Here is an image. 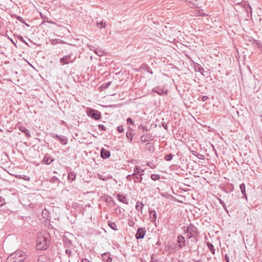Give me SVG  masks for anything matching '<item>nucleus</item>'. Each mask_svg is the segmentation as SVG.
Wrapping results in <instances>:
<instances>
[{
  "label": "nucleus",
  "instance_id": "f257e3e1",
  "mask_svg": "<svg viewBox=\"0 0 262 262\" xmlns=\"http://www.w3.org/2000/svg\"><path fill=\"white\" fill-rule=\"evenodd\" d=\"M182 229L184 233L187 234V239L195 237V236H200V231L199 228L192 223H190L187 226H184Z\"/></svg>",
  "mask_w": 262,
  "mask_h": 262
},
{
  "label": "nucleus",
  "instance_id": "f03ea898",
  "mask_svg": "<svg viewBox=\"0 0 262 262\" xmlns=\"http://www.w3.org/2000/svg\"><path fill=\"white\" fill-rule=\"evenodd\" d=\"M36 248L39 250H45L48 249L50 245V241L45 236L38 237L36 241Z\"/></svg>",
  "mask_w": 262,
  "mask_h": 262
},
{
  "label": "nucleus",
  "instance_id": "7ed1b4c3",
  "mask_svg": "<svg viewBox=\"0 0 262 262\" xmlns=\"http://www.w3.org/2000/svg\"><path fill=\"white\" fill-rule=\"evenodd\" d=\"M76 59V56L74 55L72 53H70L68 55L63 56L59 59V62L61 65L64 66L65 64H68L70 63H73Z\"/></svg>",
  "mask_w": 262,
  "mask_h": 262
},
{
  "label": "nucleus",
  "instance_id": "20e7f679",
  "mask_svg": "<svg viewBox=\"0 0 262 262\" xmlns=\"http://www.w3.org/2000/svg\"><path fill=\"white\" fill-rule=\"evenodd\" d=\"M86 114L88 116L92 118L95 120H98L101 118V113L93 108H89L87 110Z\"/></svg>",
  "mask_w": 262,
  "mask_h": 262
},
{
  "label": "nucleus",
  "instance_id": "39448f33",
  "mask_svg": "<svg viewBox=\"0 0 262 262\" xmlns=\"http://www.w3.org/2000/svg\"><path fill=\"white\" fill-rule=\"evenodd\" d=\"M151 93H156L160 96H166L168 95V90L163 86H157L152 89Z\"/></svg>",
  "mask_w": 262,
  "mask_h": 262
},
{
  "label": "nucleus",
  "instance_id": "423d86ee",
  "mask_svg": "<svg viewBox=\"0 0 262 262\" xmlns=\"http://www.w3.org/2000/svg\"><path fill=\"white\" fill-rule=\"evenodd\" d=\"M199 236H195V237H191L190 238V243L189 241L187 242V243L188 245H190V247L191 249H194V251H198L199 248L200 247V246L197 245L199 241Z\"/></svg>",
  "mask_w": 262,
  "mask_h": 262
},
{
  "label": "nucleus",
  "instance_id": "0eeeda50",
  "mask_svg": "<svg viewBox=\"0 0 262 262\" xmlns=\"http://www.w3.org/2000/svg\"><path fill=\"white\" fill-rule=\"evenodd\" d=\"M26 258V255L22 252H17L14 254V258L12 262H24Z\"/></svg>",
  "mask_w": 262,
  "mask_h": 262
},
{
  "label": "nucleus",
  "instance_id": "6e6552de",
  "mask_svg": "<svg viewBox=\"0 0 262 262\" xmlns=\"http://www.w3.org/2000/svg\"><path fill=\"white\" fill-rule=\"evenodd\" d=\"M146 229L143 227H139L137 229V232L135 234V237L137 239H143L146 233Z\"/></svg>",
  "mask_w": 262,
  "mask_h": 262
},
{
  "label": "nucleus",
  "instance_id": "1a4fd4ad",
  "mask_svg": "<svg viewBox=\"0 0 262 262\" xmlns=\"http://www.w3.org/2000/svg\"><path fill=\"white\" fill-rule=\"evenodd\" d=\"M54 158L49 154H46L41 161L42 164L49 165L54 161Z\"/></svg>",
  "mask_w": 262,
  "mask_h": 262
},
{
  "label": "nucleus",
  "instance_id": "9d476101",
  "mask_svg": "<svg viewBox=\"0 0 262 262\" xmlns=\"http://www.w3.org/2000/svg\"><path fill=\"white\" fill-rule=\"evenodd\" d=\"M177 242L179 244L178 247L179 248H182L186 245L185 238L181 234L177 236Z\"/></svg>",
  "mask_w": 262,
  "mask_h": 262
},
{
  "label": "nucleus",
  "instance_id": "9b49d317",
  "mask_svg": "<svg viewBox=\"0 0 262 262\" xmlns=\"http://www.w3.org/2000/svg\"><path fill=\"white\" fill-rule=\"evenodd\" d=\"M111 156V152L105 149L102 148L100 150V157L103 159H107Z\"/></svg>",
  "mask_w": 262,
  "mask_h": 262
},
{
  "label": "nucleus",
  "instance_id": "f8f14e48",
  "mask_svg": "<svg viewBox=\"0 0 262 262\" xmlns=\"http://www.w3.org/2000/svg\"><path fill=\"white\" fill-rule=\"evenodd\" d=\"M148 212L149 213V218L151 222L156 223L157 219V215L155 210L149 209Z\"/></svg>",
  "mask_w": 262,
  "mask_h": 262
},
{
  "label": "nucleus",
  "instance_id": "ddd939ff",
  "mask_svg": "<svg viewBox=\"0 0 262 262\" xmlns=\"http://www.w3.org/2000/svg\"><path fill=\"white\" fill-rule=\"evenodd\" d=\"M101 256L103 262H112V258L111 257V254L109 252H104Z\"/></svg>",
  "mask_w": 262,
  "mask_h": 262
},
{
  "label": "nucleus",
  "instance_id": "4468645a",
  "mask_svg": "<svg viewBox=\"0 0 262 262\" xmlns=\"http://www.w3.org/2000/svg\"><path fill=\"white\" fill-rule=\"evenodd\" d=\"M101 198L107 203H112L113 205H115V203L112 197L107 194H103Z\"/></svg>",
  "mask_w": 262,
  "mask_h": 262
},
{
  "label": "nucleus",
  "instance_id": "2eb2a0df",
  "mask_svg": "<svg viewBox=\"0 0 262 262\" xmlns=\"http://www.w3.org/2000/svg\"><path fill=\"white\" fill-rule=\"evenodd\" d=\"M62 242L63 243L64 246L67 248H70L72 246V243L66 236H63L62 238Z\"/></svg>",
  "mask_w": 262,
  "mask_h": 262
},
{
  "label": "nucleus",
  "instance_id": "dca6fc26",
  "mask_svg": "<svg viewBox=\"0 0 262 262\" xmlns=\"http://www.w3.org/2000/svg\"><path fill=\"white\" fill-rule=\"evenodd\" d=\"M140 140L142 142L145 143L146 141H147L148 140H153V138H152V136H151V135L149 134H144L141 136Z\"/></svg>",
  "mask_w": 262,
  "mask_h": 262
},
{
  "label": "nucleus",
  "instance_id": "f3484780",
  "mask_svg": "<svg viewBox=\"0 0 262 262\" xmlns=\"http://www.w3.org/2000/svg\"><path fill=\"white\" fill-rule=\"evenodd\" d=\"M144 204L142 202L138 201L136 202L135 208L137 211H139L141 213V214H143V209L144 208Z\"/></svg>",
  "mask_w": 262,
  "mask_h": 262
},
{
  "label": "nucleus",
  "instance_id": "a211bd4d",
  "mask_svg": "<svg viewBox=\"0 0 262 262\" xmlns=\"http://www.w3.org/2000/svg\"><path fill=\"white\" fill-rule=\"evenodd\" d=\"M117 198L120 202H122L125 204H128L126 197L122 194H118L117 195Z\"/></svg>",
  "mask_w": 262,
  "mask_h": 262
},
{
  "label": "nucleus",
  "instance_id": "6ab92c4d",
  "mask_svg": "<svg viewBox=\"0 0 262 262\" xmlns=\"http://www.w3.org/2000/svg\"><path fill=\"white\" fill-rule=\"evenodd\" d=\"M42 216L45 219H46L48 221H49L51 219V216L50 215V212L46 209H44L42 210Z\"/></svg>",
  "mask_w": 262,
  "mask_h": 262
},
{
  "label": "nucleus",
  "instance_id": "aec40b11",
  "mask_svg": "<svg viewBox=\"0 0 262 262\" xmlns=\"http://www.w3.org/2000/svg\"><path fill=\"white\" fill-rule=\"evenodd\" d=\"M239 188L241 191L243 195V198H245L246 200H247V195L246 192V186L245 184L243 183L239 185Z\"/></svg>",
  "mask_w": 262,
  "mask_h": 262
},
{
  "label": "nucleus",
  "instance_id": "412c9836",
  "mask_svg": "<svg viewBox=\"0 0 262 262\" xmlns=\"http://www.w3.org/2000/svg\"><path fill=\"white\" fill-rule=\"evenodd\" d=\"M19 129L22 133H24L28 138L31 137L30 132L25 126L21 125L19 126Z\"/></svg>",
  "mask_w": 262,
  "mask_h": 262
},
{
  "label": "nucleus",
  "instance_id": "4be33fe9",
  "mask_svg": "<svg viewBox=\"0 0 262 262\" xmlns=\"http://www.w3.org/2000/svg\"><path fill=\"white\" fill-rule=\"evenodd\" d=\"M38 262H50V261L47 256L41 255L38 257Z\"/></svg>",
  "mask_w": 262,
  "mask_h": 262
},
{
  "label": "nucleus",
  "instance_id": "5701e85b",
  "mask_svg": "<svg viewBox=\"0 0 262 262\" xmlns=\"http://www.w3.org/2000/svg\"><path fill=\"white\" fill-rule=\"evenodd\" d=\"M76 173L74 171H71L68 173V179L69 181H73L75 180Z\"/></svg>",
  "mask_w": 262,
  "mask_h": 262
},
{
  "label": "nucleus",
  "instance_id": "b1692460",
  "mask_svg": "<svg viewBox=\"0 0 262 262\" xmlns=\"http://www.w3.org/2000/svg\"><path fill=\"white\" fill-rule=\"evenodd\" d=\"M58 140L63 145H66L68 143V139L63 136L60 135Z\"/></svg>",
  "mask_w": 262,
  "mask_h": 262
},
{
  "label": "nucleus",
  "instance_id": "393cba45",
  "mask_svg": "<svg viewBox=\"0 0 262 262\" xmlns=\"http://www.w3.org/2000/svg\"><path fill=\"white\" fill-rule=\"evenodd\" d=\"M206 244H207V246L208 248L211 251V253L212 254H215V249L214 248L213 245L210 242H207Z\"/></svg>",
  "mask_w": 262,
  "mask_h": 262
},
{
  "label": "nucleus",
  "instance_id": "a878e982",
  "mask_svg": "<svg viewBox=\"0 0 262 262\" xmlns=\"http://www.w3.org/2000/svg\"><path fill=\"white\" fill-rule=\"evenodd\" d=\"M144 175V173H141L139 176H136L135 177H134L135 178L134 182H138V183H142V176Z\"/></svg>",
  "mask_w": 262,
  "mask_h": 262
},
{
  "label": "nucleus",
  "instance_id": "bb28decb",
  "mask_svg": "<svg viewBox=\"0 0 262 262\" xmlns=\"http://www.w3.org/2000/svg\"><path fill=\"white\" fill-rule=\"evenodd\" d=\"M140 167L139 166H135L134 168V173L132 174L134 177L137 176L140 172Z\"/></svg>",
  "mask_w": 262,
  "mask_h": 262
},
{
  "label": "nucleus",
  "instance_id": "cd10ccee",
  "mask_svg": "<svg viewBox=\"0 0 262 262\" xmlns=\"http://www.w3.org/2000/svg\"><path fill=\"white\" fill-rule=\"evenodd\" d=\"M108 225L113 230H117V227L115 223L109 221L108 222Z\"/></svg>",
  "mask_w": 262,
  "mask_h": 262
},
{
  "label": "nucleus",
  "instance_id": "c85d7f7f",
  "mask_svg": "<svg viewBox=\"0 0 262 262\" xmlns=\"http://www.w3.org/2000/svg\"><path fill=\"white\" fill-rule=\"evenodd\" d=\"M134 135H135L134 133H130L129 132H126V137L127 140H128L129 143H131L132 142L133 138Z\"/></svg>",
  "mask_w": 262,
  "mask_h": 262
},
{
  "label": "nucleus",
  "instance_id": "c756f323",
  "mask_svg": "<svg viewBox=\"0 0 262 262\" xmlns=\"http://www.w3.org/2000/svg\"><path fill=\"white\" fill-rule=\"evenodd\" d=\"M97 25L98 28L100 29L102 28H104L105 27V21H104L103 20H101L100 22L97 21Z\"/></svg>",
  "mask_w": 262,
  "mask_h": 262
},
{
  "label": "nucleus",
  "instance_id": "7c9ffc66",
  "mask_svg": "<svg viewBox=\"0 0 262 262\" xmlns=\"http://www.w3.org/2000/svg\"><path fill=\"white\" fill-rule=\"evenodd\" d=\"M245 10L246 11L247 13L249 14V13L251 14L252 13V10L251 7L249 5H246L244 6Z\"/></svg>",
  "mask_w": 262,
  "mask_h": 262
},
{
  "label": "nucleus",
  "instance_id": "2f4dec72",
  "mask_svg": "<svg viewBox=\"0 0 262 262\" xmlns=\"http://www.w3.org/2000/svg\"><path fill=\"white\" fill-rule=\"evenodd\" d=\"M146 148L149 151H154V147L153 146V145L151 143L148 142L146 144Z\"/></svg>",
  "mask_w": 262,
  "mask_h": 262
},
{
  "label": "nucleus",
  "instance_id": "473e14b6",
  "mask_svg": "<svg viewBox=\"0 0 262 262\" xmlns=\"http://www.w3.org/2000/svg\"><path fill=\"white\" fill-rule=\"evenodd\" d=\"M111 82L110 81H108L107 82H106L105 83H103L101 86H100V88L102 89V90H105L106 89H107L109 86L111 85Z\"/></svg>",
  "mask_w": 262,
  "mask_h": 262
},
{
  "label": "nucleus",
  "instance_id": "72a5a7b5",
  "mask_svg": "<svg viewBox=\"0 0 262 262\" xmlns=\"http://www.w3.org/2000/svg\"><path fill=\"white\" fill-rule=\"evenodd\" d=\"M150 178L154 181H156L160 178V176L158 174H151Z\"/></svg>",
  "mask_w": 262,
  "mask_h": 262
},
{
  "label": "nucleus",
  "instance_id": "f704fd0d",
  "mask_svg": "<svg viewBox=\"0 0 262 262\" xmlns=\"http://www.w3.org/2000/svg\"><path fill=\"white\" fill-rule=\"evenodd\" d=\"M173 157V155L172 154H169L165 156L164 159L167 161H170L172 159Z\"/></svg>",
  "mask_w": 262,
  "mask_h": 262
},
{
  "label": "nucleus",
  "instance_id": "c9c22d12",
  "mask_svg": "<svg viewBox=\"0 0 262 262\" xmlns=\"http://www.w3.org/2000/svg\"><path fill=\"white\" fill-rule=\"evenodd\" d=\"M95 53L99 56H101L103 54V51L99 49L96 48L95 51Z\"/></svg>",
  "mask_w": 262,
  "mask_h": 262
},
{
  "label": "nucleus",
  "instance_id": "e433bc0d",
  "mask_svg": "<svg viewBox=\"0 0 262 262\" xmlns=\"http://www.w3.org/2000/svg\"><path fill=\"white\" fill-rule=\"evenodd\" d=\"M138 128L140 129H142L143 133H145L149 130V129L147 127V126L143 125L142 124L139 125Z\"/></svg>",
  "mask_w": 262,
  "mask_h": 262
},
{
  "label": "nucleus",
  "instance_id": "4c0bfd02",
  "mask_svg": "<svg viewBox=\"0 0 262 262\" xmlns=\"http://www.w3.org/2000/svg\"><path fill=\"white\" fill-rule=\"evenodd\" d=\"M17 38L21 41H22L23 43H24L25 45H26L28 46H29V44L28 42L26 41V40H24L23 37L21 35H17Z\"/></svg>",
  "mask_w": 262,
  "mask_h": 262
},
{
  "label": "nucleus",
  "instance_id": "58836bf2",
  "mask_svg": "<svg viewBox=\"0 0 262 262\" xmlns=\"http://www.w3.org/2000/svg\"><path fill=\"white\" fill-rule=\"evenodd\" d=\"M126 122L128 124H130L131 125H135L134 120L130 117L127 118Z\"/></svg>",
  "mask_w": 262,
  "mask_h": 262
},
{
  "label": "nucleus",
  "instance_id": "ea45409f",
  "mask_svg": "<svg viewBox=\"0 0 262 262\" xmlns=\"http://www.w3.org/2000/svg\"><path fill=\"white\" fill-rule=\"evenodd\" d=\"M220 203L222 205V206L223 207L224 209L226 211H227V208H226V204L224 202V201L221 200L220 198H217Z\"/></svg>",
  "mask_w": 262,
  "mask_h": 262
},
{
  "label": "nucleus",
  "instance_id": "a19ab883",
  "mask_svg": "<svg viewBox=\"0 0 262 262\" xmlns=\"http://www.w3.org/2000/svg\"><path fill=\"white\" fill-rule=\"evenodd\" d=\"M117 130L119 133H122V132H123V131H124V127H123V126L122 125L118 126L117 127Z\"/></svg>",
  "mask_w": 262,
  "mask_h": 262
},
{
  "label": "nucleus",
  "instance_id": "79ce46f5",
  "mask_svg": "<svg viewBox=\"0 0 262 262\" xmlns=\"http://www.w3.org/2000/svg\"><path fill=\"white\" fill-rule=\"evenodd\" d=\"M50 135L51 137L57 140L60 138V135H58L57 134H55L54 133H50Z\"/></svg>",
  "mask_w": 262,
  "mask_h": 262
},
{
  "label": "nucleus",
  "instance_id": "37998d69",
  "mask_svg": "<svg viewBox=\"0 0 262 262\" xmlns=\"http://www.w3.org/2000/svg\"><path fill=\"white\" fill-rule=\"evenodd\" d=\"M98 127L99 129H100L102 131H105L106 129V127L104 125H102V124H99L98 125Z\"/></svg>",
  "mask_w": 262,
  "mask_h": 262
},
{
  "label": "nucleus",
  "instance_id": "c03bdc74",
  "mask_svg": "<svg viewBox=\"0 0 262 262\" xmlns=\"http://www.w3.org/2000/svg\"><path fill=\"white\" fill-rule=\"evenodd\" d=\"M6 204L5 199L0 196V207Z\"/></svg>",
  "mask_w": 262,
  "mask_h": 262
},
{
  "label": "nucleus",
  "instance_id": "a18cd8bd",
  "mask_svg": "<svg viewBox=\"0 0 262 262\" xmlns=\"http://www.w3.org/2000/svg\"><path fill=\"white\" fill-rule=\"evenodd\" d=\"M17 19L20 22H21L22 23H24L26 26H29V25L28 24H27L26 23L25 21L23 18L21 17V16H18L17 17Z\"/></svg>",
  "mask_w": 262,
  "mask_h": 262
},
{
  "label": "nucleus",
  "instance_id": "49530a36",
  "mask_svg": "<svg viewBox=\"0 0 262 262\" xmlns=\"http://www.w3.org/2000/svg\"><path fill=\"white\" fill-rule=\"evenodd\" d=\"M51 182L52 183H57V182H59V179H58L56 177L54 176V177L51 179Z\"/></svg>",
  "mask_w": 262,
  "mask_h": 262
},
{
  "label": "nucleus",
  "instance_id": "de8ad7c7",
  "mask_svg": "<svg viewBox=\"0 0 262 262\" xmlns=\"http://www.w3.org/2000/svg\"><path fill=\"white\" fill-rule=\"evenodd\" d=\"M208 97L207 96L204 95L202 97H199V98H198V100H201L203 101H205L207 99H208Z\"/></svg>",
  "mask_w": 262,
  "mask_h": 262
},
{
  "label": "nucleus",
  "instance_id": "09e8293b",
  "mask_svg": "<svg viewBox=\"0 0 262 262\" xmlns=\"http://www.w3.org/2000/svg\"><path fill=\"white\" fill-rule=\"evenodd\" d=\"M253 43H255L258 47H260V45L261 44L259 40H256V39H253Z\"/></svg>",
  "mask_w": 262,
  "mask_h": 262
},
{
  "label": "nucleus",
  "instance_id": "8fccbe9b",
  "mask_svg": "<svg viewBox=\"0 0 262 262\" xmlns=\"http://www.w3.org/2000/svg\"><path fill=\"white\" fill-rule=\"evenodd\" d=\"M88 47L90 50L93 51L94 52H95V51L96 49V48L94 46H93V45H88Z\"/></svg>",
  "mask_w": 262,
  "mask_h": 262
},
{
  "label": "nucleus",
  "instance_id": "3c124183",
  "mask_svg": "<svg viewBox=\"0 0 262 262\" xmlns=\"http://www.w3.org/2000/svg\"><path fill=\"white\" fill-rule=\"evenodd\" d=\"M20 178L27 181H29L30 180V178L29 176L25 175H24L23 177H20Z\"/></svg>",
  "mask_w": 262,
  "mask_h": 262
},
{
  "label": "nucleus",
  "instance_id": "603ef678",
  "mask_svg": "<svg viewBox=\"0 0 262 262\" xmlns=\"http://www.w3.org/2000/svg\"><path fill=\"white\" fill-rule=\"evenodd\" d=\"M162 126L163 127V128L166 130H167L168 129V126H167V124L166 123L164 122H162L161 123Z\"/></svg>",
  "mask_w": 262,
  "mask_h": 262
},
{
  "label": "nucleus",
  "instance_id": "864d4df0",
  "mask_svg": "<svg viewBox=\"0 0 262 262\" xmlns=\"http://www.w3.org/2000/svg\"><path fill=\"white\" fill-rule=\"evenodd\" d=\"M58 42H62V43H63V42H64V41H62L59 42L58 41V39H54V40H53L52 41V43L53 44V45H55V44L57 43Z\"/></svg>",
  "mask_w": 262,
  "mask_h": 262
},
{
  "label": "nucleus",
  "instance_id": "5fc2aeb1",
  "mask_svg": "<svg viewBox=\"0 0 262 262\" xmlns=\"http://www.w3.org/2000/svg\"><path fill=\"white\" fill-rule=\"evenodd\" d=\"M135 223L133 220H129L128 222V224L130 226L133 227L135 225Z\"/></svg>",
  "mask_w": 262,
  "mask_h": 262
},
{
  "label": "nucleus",
  "instance_id": "6e6d98bb",
  "mask_svg": "<svg viewBox=\"0 0 262 262\" xmlns=\"http://www.w3.org/2000/svg\"><path fill=\"white\" fill-rule=\"evenodd\" d=\"M65 252L67 254L71 256L72 251L69 249H66Z\"/></svg>",
  "mask_w": 262,
  "mask_h": 262
},
{
  "label": "nucleus",
  "instance_id": "4d7b16f0",
  "mask_svg": "<svg viewBox=\"0 0 262 262\" xmlns=\"http://www.w3.org/2000/svg\"><path fill=\"white\" fill-rule=\"evenodd\" d=\"M127 132H129V133H133V129L132 127H128Z\"/></svg>",
  "mask_w": 262,
  "mask_h": 262
},
{
  "label": "nucleus",
  "instance_id": "13d9d810",
  "mask_svg": "<svg viewBox=\"0 0 262 262\" xmlns=\"http://www.w3.org/2000/svg\"><path fill=\"white\" fill-rule=\"evenodd\" d=\"M225 259L226 260V262H229V257L227 254H226L225 255Z\"/></svg>",
  "mask_w": 262,
  "mask_h": 262
},
{
  "label": "nucleus",
  "instance_id": "bf43d9fd",
  "mask_svg": "<svg viewBox=\"0 0 262 262\" xmlns=\"http://www.w3.org/2000/svg\"><path fill=\"white\" fill-rule=\"evenodd\" d=\"M132 176H133V175H132V174H128V175L127 176L126 179L130 181L132 180Z\"/></svg>",
  "mask_w": 262,
  "mask_h": 262
},
{
  "label": "nucleus",
  "instance_id": "052dcab7",
  "mask_svg": "<svg viewBox=\"0 0 262 262\" xmlns=\"http://www.w3.org/2000/svg\"><path fill=\"white\" fill-rule=\"evenodd\" d=\"M81 262H90V261L87 258H83Z\"/></svg>",
  "mask_w": 262,
  "mask_h": 262
},
{
  "label": "nucleus",
  "instance_id": "680f3d73",
  "mask_svg": "<svg viewBox=\"0 0 262 262\" xmlns=\"http://www.w3.org/2000/svg\"><path fill=\"white\" fill-rule=\"evenodd\" d=\"M147 71L151 74H152V73H153L152 70H151V69L149 67H148V69H147Z\"/></svg>",
  "mask_w": 262,
  "mask_h": 262
},
{
  "label": "nucleus",
  "instance_id": "e2e57ef3",
  "mask_svg": "<svg viewBox=\"0 0 262 262\" xmlns=\"http://www.w3.org/2000/svg\"><path fill=\"white\" fill-rule=\"evenodd\" d=\"M199 67V68H198V71L200 72H201L202 71H203V68L202 67H201L200 66H198Z\"/></svg>",
  "mask_w": 262,
  "mask_h": 262
},
{
  "label": "nucleus",
  "instance_id": "0e129e2a",
  "mask_svg": "<svg viewBox=\"0 0 262 262\" xmlns=\"http://www.w3.org/2000/svg\"><path fill=\"white\" fill-rule=\"evenodd\" d=\"M191 152H192V155H195V156H196V154L197 153V152L196 151H195V150H192L191 151Z\"/></svg>",
  "mask_w": 262,
  "mask_h": 262
},
{
  "label": "nucleus",
  "instance_id": "69168bd1",
  "mask_svg": "<svg viewBox=\"0 0 262 262\" xmlns=\"http://www.w3.org/2000/svg\"><path fill=\"white\" fill-rule=\"evenodd\" d=\"M9 39L11 40V41L15 45V46H16V44L14 42V41L13 40V39L9 38Z\"/></svg>",
  "mask_w": 262,
  "mask_h": 262
},
{
  "label": "nucleus",
  "instance_id": "338daca9",
  "mask_svg": "<svg viewBox=\"0 0 262 262\" xmlns=\"http://www.w3.org/2000/svg\"><path fill=\"white\" fill-rule=\"evenodd\" d=\"M199 155L200 156V157H199L200 159H203L204 156L201 155H199Z\"/></svg>",
  "mask_w": 262,
  "mask_h": 262
},
{
  "label": "nucleus",
  "instance_id": "774afa93",
  "mask_svg": "<svg viewBox=\"0 0 262 262\" xmlns=\"http://www.w3.org/2000/svg\"><path fill=\"white\" fill-rule=\"evenodd\" d=\"M196 262H203V261H202L201 260H198L196 261Z\"/></svg>",
  "mask_w": 262,
  "mask_h": 262
}]
</instances>
